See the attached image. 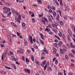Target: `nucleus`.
Listing matches in <instances>:
<instances>
[{"label":"nucleus","instance_id":"obj_1","mask_svg":"<svg viewBox=\"0 0 75 75\" xmlns=\"http://www.w3.org/2000/svg\"><path fill=\"white\" fill-rule=\"evenodd\" d=\"M25 72L30 74V70L29 69H25Z\"/></svg>","mask_w":75,"mask_h":75},{"label":"nucleus","instance_id":"obj_2","mask_svg":"<svg viewBox=\"0 0 75 75\" xmlns=\"http://www.w3.org/2000/svg\"><path fill=\"white\" fill-rule=\"evenodd\" d=\"M29 40L30 41L31 44H33V40L32 36H30L29 38Z\"/></svg>","mask_w":75,"mask_h":75},{"label":"nucleus","instance_id":"obj_3","mask_svg":"<svg viewBox=\"0 0 75 75\" xmlns=\"http://www.w3.org/2000/svg\"><path fill=\"white\" fill-rule=\"evenodd\" d=\"M46 63V61L44 60V62H42V64H41V65L42 67H44V65H45Z\"/></svg>","mask_w":75,"mask_h":75},{"label":"nucleus","instance_id":"obj_4","mask_svg":"<svg viewBox=\"0 0 75 75\" xmlns=\"http://www.w3.org/2000/svg\"><path fill=\"white\" fill-rule=\"evenodd\" d=\"M68 33H69L71 37L72 36V32L71 31V30L69 29H68Z\"/></svg>","mask_w":75,"mask_h":75},{"label":"nucleus","instance_id":"obj_5","mask_svg":"<svg viewBox=\"0 0 75 75\" xmlns=\"http://www.w3.org/2000/svg\"><path fill=\"white\" fill-rule=\"evenodd\" d=\"M10 8H7V11H6L5 12V14H7V13H8V12L10 11Z\"/></svg>","mask_w":75,"mask_h":75},{"label":"nucleus","instance_id":"obj_6","mask_svg":"<svg viewBox=\"0 0 75 75\" xmlns=\"http://www.w3.org/2000/svg\"><path fill=\"white\" fill-rule=\"evenodd\" d=\"M62 44H63L62 42L61 41H60L59 42V43L58 44L59 46L61 47V46H62Z\"/></svg>","mask_w":75,"mask_h":75},{"label":"nucleus","instance_id":"obj_7","mask_svg":"<svg viewBox=\"0 0 75 75\" xmlns=\"http://www.w3.org/2000/svg\"><path fill=\"white\" fill-rule=\"evenodd\" d=\"M52 25L53 27H54V28H55L56 29H58V28H57V25H56L54 24H52Z\"/></svg>","mask_w":75,"mask_h":75},{"label":"nucleus","instance_id":"obj_8","mask_svg":"<svg viewBox=\"0 0 75 75\" xmlns=\"http://www.w3.org/2000/svg\"><path fill=\"white\" fill-rule=\"evenodd\" d=\"M24 51V50L23 49H20V51H19V53H21V54H23V52Z\"/></svg>","mask_w":75,"mask_h":75},{"label":"nucleus","instance_id":"obj_9","mask_svg":"<svg viewBox=\"0 0 75 75\" xmlns=\"http://www.w3.org/2000/svg\"><path fill=\"white\" fill-rule=\"evenodd\" d=\"M40 35L42 39V40H44V37L43 36V35H42V33H40Z\"/></svg>","mask_w":75,"mask_h":75},{"label":"nucleus","instance_id":"obj_10","mask_svg":"<svg viewBox=\"0 0 75 75\" xmlns=\"http://www.w3.org/2000/svg\"><path fill=\"white\" fill-rule=\"evenodd\" d=\"M44 51L46 53V54H48V51L46 50L45 48L44 49Z\"/></svg>","mask_w":75,"mask_h":75},{"label":"nucleus","instance_id":"obj_11","mask_svg":"<svg viewBox=\"0 0 75 75\" xmlns=\"http://www.w3.org/2000/svg\"><path fill=\"white\" fill-rule=\"evenodd\" d=\"M52 14L54 17H55V16H56V12H55V11H54L52 12Z\"/></svg>","mask_w":75,"mask_h":75},{"label":"nucleus","instance_id":"obj_12","mask_svg":"<svg viewBox=\"0 0 75 75\" xmlns=\"http://www.w3.org/2000/svg\"><path fill=\"white\" fill-rule=\"evenodd\" d=\"M63 51L65 52L67 51V46H66L65 47L63 48Z\"/></svg>","mask_w":75,"mask_h":75},{"label":"nucleus","instance_id":"obj_13","mask_svg":"<svg viewBox=\"0 0 75 75\" xmlns=\"http://www.w3.org/2000/svg\"><path fill=\"white\" fill-rule=\"evenodd\" d=\"M60 52L61 54H64V52L62 51V49H60Z\"/></svg>","mask_w":75,"mask_h":75},{"label":"nucleus","instance_id":"obj_14","mask_svg":"<svg viewBox=\"0 0 75 75\" xmlns=\"http://www.w3.org/2000/svg\"><path fill=\"white\" fill-rule=\"evenodd\" d=\"M40 40V42H41V44H42V45H44V42L43 41H42L41 40Z\"/></svg>","mask_w":75,"mask_h":75},{"label":"nucleus","instance_id":"obj_15","mask_svg":"<svg viewBox=\"0 0 75 75\" xmlns=\"http://www.w3.org/2000/svg\"><path fill=\"white\" fill-rule=\"evenodd\" d=\"M22 25L23 27L24 28H25V23H22Z\"/></svg>","mask_w":75,"mask_h":75},{"label":"nucleus","instance_id":"obj_16","mask_svg":"<svg viewBox=\"0 0 75 75\" xmlns=\"http://www.w3.org/2000/svg\"><path fill=\"white\" fill-rule=\"evenodd\" d=\"M12 65L13 67V68H14V69H16V67L15 65L12 64Z\"/></svg>","mask_w":75,"mask_h":75},{"label":"nucleus","instance_id":"obj_17","mask_svg":"<svg viewBox=\"0 0 75 75\" xmlns=\"http://www.w3.org/2000/svg\"><path fill=\"white\" fill-rule=\"evenodd\" d=\"M31 59L32 61L34 62V56H33L32 55L31 56Z\"/></svg>","mask_w":75,"mask_h":75},{"label":"nucleus","instance_id":"obj_18","mask_svg":"<svg viewBox=\"0 0 75 75\" xmlns=\"http://www.w3.org/2000/svg\"><path fill=\"white\" fill-rule=\"evenodd\" d=\"M43 19H44L45 21H46V23H47L48 22V20H47V19L45 18H42Z\"/></svg>","mask_w":75,"mask_h":75},{"label":"nucleus","instance_id":"obj_19","mask_svg":"<svg viewBox=\"0 0 75 75\" xmlns=\"http://www.w3.org/2000/svg\"><path fill=\"white\" fill-rule=\"evenodd\" d=\"M3 10H5V11H4V12H6V10H7V7H4L3 8Z\"/></svg>","mask_w":75,"mask_h":75},{"label":"nucleus","instance_id":"obj_20","mask_svg":"<svg viewBox=\"0 0 75 75\" xmlns=\"http://www.w3.org/2000/svg\"><path fill=\"white\" fill-rule=\"evenodd\" d=\"M59 15H57V16L56 19L57 20H59Z\"/></svg>","mask_w":75,"mask_h":75},{"label":"nucleus","instance_id":"obj_21","mask_svg":"<svg viewBox=\"0 0 75 75\" xmlns=\"http://www.w3.org/2000/svg\"><path fill=\"white\" fill-rule=\"evenodd\" d=\"M45 31H47V32H49L50 31V29L49 28L48 29V28H47L45 30Z\"/></svg>","mask_w":75,"mask_h":75},{"label":"nucleus","instance_id":"obj_22","mask_svg":"<svg viewBox=\"0 0 75 75\" xmlns=\"http://www.w3.org/2000/svg\"><path fill=\"white\" fill-rule=\"evenodd\" d=\"M58 35L59 37H61V36H62V33L61 32H59V34Z\"/></svg>","mask_w":75,"mask_h":75},{"label":"nucleus","instance_id":"obj_23","mask_svg":"<svg viewBox=\"0 0 75 75\" xmlns=\"http://www.w3.org/2000/svg\"><path fill=\"white\" fill-rule=\"evenodd\" d=\"M37 1L39 4H41V0H37Z\"/></svg>","mask_w":75,"mask_h":75},{"label":"nucleus","instance_id":"obj_24","mask_svg":"<svg viewBox=\"0 0 75 75\" xmlns=\"http://www.w3.org/2000/svg\"><path fill=\"white\" fill-rule=\"evenodd\" d=\"M54 45H55L56 48H57V47H58V44L57 43H55L54 44Z\"/></svg>","mask_w":75,"mask_h":75},{"label":"nucleus","instance_id":"obj_25","mask_svg":"<svg viewBox=\"0 0 75 75\" xmlns=\"http://www.w3.org/2000/svg\"><path fill=\"white\" fill-rule=\"evenodd\" d=\"M5 4H6V5H7L8 6H9V5H10V3H8V2H5Z\"/></svg>","mask_w":75,"mask_h":75},{"label":"nucleus","instance_id":"obj_26","mask_svg":"<svg viewBox=\"0 0 75 75\" xmlns=\"http://www.w3.org/2000/svg\"><path fill=\"white\" fill-rule=\"evenodd\" d=\"M16 21H17L19 23H20V20H19L18 19L16 18Z\"/></svg>","mask_w":75,"mask_h":75},{"label":"nucleus","instance_id":"obj_27","mask_svg":"<svg viewBox=\"0 0 75 75\" xmlns=\"http://www.w3.org/2000/svg\"><path fill=\"white\" fill-rule=\"evenodd\" d=\"M42 23L43 24H45V20H44V19H42Z\"/></svg>","mask_w":75,"mask_h":75},{"label":"nucleus","instance_id":"obj_28","mask_svg":"<svg viewBox=\"0 0 75 75\" xmlns=\"http://www.w3.org/2000/svg\"><path fill=\"white\" fill-rule=\"evenodd\" d=\"M9 45H11V40H9Z\"/></svg>","mask_w":75,"mask_h":75},{"label":"nucleus","instance_id":"obj_29","mask_svg":"<svg viewBox=\"0 0 75 75\" xmlns=\"http://www.w3.org/2000/svg\"><path fill=\"white\" fill-rule=\"evenodd\" d=\"M39 17H42L43 16V14H39Z\"/></svg>","mask_w":75,"mask_h":75},{"label":"nucleus","instance_id":"obj_30","mask_svg":"<svg viewBox=\"0 0 75 75\" xmlns=\"http://www.w3.org/2000/svg\"><path fill=\"white\" fill-rule=\"evenodd\" d=\"M19 1L20 3H23L24 2V0H19Z\"/></svg>","mask_w":75,"mask_h":75},{"label":"nucleus","instance_id":"obj_31","mask_svg":"<svg viewBox=\"0 0 75 75\" xmlns=\"http://www.w3.org/2000/svg\"><path fill=\"white\" fill-rule=\"evenodd\" d=\"M1 74H6V72H4L3 71H2L0 72Z\"/></svg>","mask_w":75,"mask_h":75},{"label":"nucleus","instance_id":"obj_32","mask_svg":"<svg viewBox=\"0 0 75 75\" xmlns=\"http://www.w3.org/2000/svg\"><path fill=\"white\" fill-rule=\"evenodd\" d=\"M51 9H52V10H55V7L54 6H52L51 7Z\"/></svg>","mask_w":75,"mask_h":75},{"label":"nucleus","instance_id":"obj_33","mask_svg":"<svg viewBox=\"0 0 75 75\" xmlns=\"http://www.w3.org/2000/svg\"><path fill=\"white\" fill-rule=\"evenodd\" d=\"M5 68L7 69H11V68L8 67L7 66H5Z\"/></svg>","mask_w":75,"mask_h":75},{"label":"nucleus","instance_id":"obj_34","mask_svg":"<svg viewBox=\"0 0 75 75\" xmlns=\"http://www.w3.org/2000/svg\"><path fill=\"white\" fill-rule=\"evenodd\" d=\"M35 62L37 64V65H40V64H39V62H38V61H37H37H35Z\"/></svg>","mask_w":75,"mask_h":75},{"label":"nucleus","instance_id":"obj_35","mask_svg":"<svg viewBox=\"0 0 75 75\" xmlns=\"http://www.w3.org/2000/svg\"><path fill=\"white\" fill-rule=\"evenodd\" d=\"M65 57L66 59H67V60L68 59V56H67V55H65Z\"/></svg>","mask_w":75,"mask_h":75},{"label":"nucleus","instance_id":"obj_36","mask_svg":"<svg viewBox=\"0 0 75 75\" xmlns=\"http://www.w3.org/2000/svg\"><path fill=\"white\" fill-rule=\"evenodd\" d=\"M21 16L20 15H19L18 18L19 20H21Z\"/></svg>","mask_w":75,"mask_h":75},{"label":"nucleus","instance_id":"obj_37","mask_svg":"<svg viewBox=\"0 0 75 75\" xmlns=\"http://www.w3.org/2000/svg\"><path fill=\"white\" fill-rule=\"evenodd\" d=\"M11 12H9L8 13V16H10V15H11Z\"/></svg>","mask_w":75,"mask_h":75},{"label":"nucleus","instance_id":"obj_38","mask_svg":"<svg viewBox=\"0 0 75 75\" xmlns=\"http://www.w3.org/2000/svg\"><path fill=\"white\" fill-rule=\"evenodd\" d=\"M60 24L62 25H64V24H63V22H62V21H60Z\"/></svg>","mask_w":75,"mask_h":75},{"label":"nucleus","instance_id":"obj_39","mask_svg":"<svg viewBox=\"0 0 75 75\" xmlns=\"http://www.w3.org/2000/svg\"><path fill=\"white\" fill-rule=\"evenodd\" d=\"M25 60L26 62H30V61H29V60H28V59L27 58H26Z\"/></svg>","mask_w":75,"mask_h":75},{"label":"nucleus","instance_id":"obj_40","mask_svg":"<svg viewBox=\"0 0 75 75\" xmlns=\"http://www.w3.org/2000/svg\"><path fill=\"white\" fill-rule=\"evenodd\" d=\"M16 33L18 36H20V34L18 32H17Z\"/></svg>","mask_w":75,"mask_h":75},{"label":"nucleus","instance_id":"obj_41","mask_svg":"<svg viewBox=\"0 0 75 75\" xmlns=\"http://www.w3.org/2000/svg\"><path fill=\"white\" fill-rule=\"evenodd\" d=\"M55 62L56 64H58V60L57 59L55 60Z\"/></svg>","mask_w":75,"mask_h":75},{"label":"nucleus","instance_id":"obj_42","mask_svg":"<svg viewBox=\"0 0 75 75\" xmlns=\"http://www.w3.org/2000/svg\"><path fill=\"white\" fill-rule=\"evenodd\" d=\"M58 75H63V73H62L61 72V73H58Z\"/></svg>","mask_w":75,"mask_h":75},{"label":"nucleus","instance_id":"obj_43","mask_svg":"<svg viewBox=\"0 0 75 75\" xmlns=\"http://www.w3.org/2000/svg\"><path fill=\"white\" fill-rule=\"evenodd\" d=\"M28 44V43L27 42L25 41V42H24V44L25 45H27Z\"/></svg>","mask_w":75,"mask_h":75},{"label":"nucleus","instance_id":"obj_44","mask_svg":"<svg viewBox=\"0 0 75 75\" xmlns=\"http://www.w3.org/2000/svg\"><path fill=\"white\" fill-rule=\"evenodd\" d=\"M72 52H73V53H74V54H75V51H74V50H71Z\"/></svg>","mask_w":75,"mask_h":75},{"label":"nucleus","instance_id":"obj_45","mask_svg":"<svg viewBox=\"0 0 75 75\" xmlns=\"http://www.w3.org/2000/svg\"><path fill=\"white\" fill-rule=\"evenodd\" d=\"M71 46L72 48H74V45H72V43H71Z\"/></svg>","mask_w":75,"mask_h":75},{"label":"nucleus","instance_id":"obj_46","mask_svg":"<svg viewBox=\"0 0 75 75\" xmlns=\"http://www.w3.org/2000/svg\"><path fill=\"white\" fill-rule=\"evenodd\" d=\"M10 54H11V55H13V52H10Z\"/></svg>","mask_w":75,"mask_h":75},{"label":"nucleus","instance_id":"obj_47","mask_svg":"<svg viewBox=\"0 0 75 75\" xmlns=\"http://www.w3.org/2000/svg\"><path fill=\"white\" fill-rule=\"evenodd\" d=\"M48 69H49V71H51V70H52V69H51V68L50 67H49L48 68Z\"/></svg>","mask_w":75,"mask_h":75},{"label":"nucleus","instance_id":"obj_48","mask_svg":"<svg viewBox=\"0 0 75 75\" xmlns=\"http://www.w3.org/2000/svg\"><path fill=\"white\" fill-rule=\"evenodd\" d=\"M22 59L23 61H25V59H24V57L23 56L22 57Z\"/></svg>","mask_w":75,"mask_h":75},{"label":"nucleus","instance_id":"obj_49","mask_svg":"<svg viewBox=\"0 0 75 75\" xmlns=\"http://www.w3.org/2000/svg\"><path fill=\"white\" fill-rule=\"evenodd\" d=\"M52 11V10H51V9H49V13H51Z\"/></svg>","mask_w":75,"mask_h":75},{"label":"nucleus","instance_id":"obj_50","mask_svg":"<svg viewBox=\"0 0 75 75\" xmlns=\"http://www.w3.org/2000/svg\"><path fill=\"white\" fill-rule=\"evenodd\" d=\"M32 17H34V13L33 12V13L32 15H31Z\"/></svg>","mask_w":75,"mask_h":75},{"label":"nucleus","instance_id":"obj_51","mask_svg":"<svg viewBox=\"0 0 75 75\" xmlns=\"http://www.w3.org/2000/svg\"><path fill=\"white\" fill-rule=\"evenodd\" d=\"M56 56H57V57H59V54H56Z\"/></svg>","mask_w":75,"mask_h":75},{"label":"nucleus","instance_id":"obj_52","mask_svg":"<svg viewBox=\"0 0 75 75\" xmlns=\"http://www.w3.org/2000/svg\"><path fill=\"white\" fill-rule=\"evenodd\" d=\"M32 21H33V23H35V19L33 18L32 19Z\"/></svg>","mask_w":75,"mask_h":75},{"label":"nucleus","instance_id":"obj_53","mask_svg":"<svg viewBox=\"0 0 75 75\" xmlns=\"http://www.w3.org/2000/svg\"><path fill=\"white\" fill-rule=\"evenodd\" d=\"M48 8L49 9H50V8H51V7H50V5H48Z\"/></svg>","mask_w":75,"mask_h":75},{"label":"nucleus","instance_id":"obj_54","mask_svg":"<svg viewBox=\"0 0 75 75\" xmlns=\"http://www.w3.org/2000/svg\"><path fill=\"white\" fill-rule=\"evenodd\" d=\"M11 24H12V25H14V24H15V23H14L13 22H11Z\"/></svg>","mask_w":75,"mask_h":75},{"label":"nucleus","instance_id":"obj_55","mask_svg":"<svg viewBox=\"0 0 75 75\" xmlns=\"http://www.w3.org/2000/svg\"><path fill=\"white\" fill-rule=\"evenodd\" d=\"M31 50H32V51H33V52H35L34 48H32Z\"/></svg>","mask_w":75,"mask_h":75},{"label":"nucleus","instance_id":"obj_56","mask_svg":"<svg viewBox=\"0 0 75 75\" xmlns=\"http://www.w3.org/2000/svg\"><path fill=\"white\" fill-rule=\"evenodd\" d=\"M16 64H17L18 65H19V63H18V62H16Z\"/></svg>","mask_w":75,"mask_h":75},{"label":"nucleus","instance_id":"obj_57","mask_svg":"<svg viewBox=\"0 0 75 75\" xmlns=\"http://www.w3.org/2000/svg\"><path fill=\"white\" fill-rule=\"evenodd\" d=\"M54 37H55V38H57L58 37V36H57V35H54Z\"/></svg>","mask_w":75,"mask_h":75},{"label":"nucleus","instance_id":"obj_58","mask_svg":"<svg viewBox=\"0 0 75 75\" xmlns=\"http://www.w3.org/2000/svg\"><path fill=\"white\" fill-rule=\"evenodd\" d=\"M4 45H1V47L2 48H3V47H4Z\"/></svg>","mask_w":75,"mask_h":75},{"label":"nucleus","instance_id":"obj_59","mask_svg":"<svg viewBox=\"0 0 75 75\" xmlns=\"http://www.w3.org/2000/svg\"><path fill=\"white\" fill-rule=\"evenodd\" d=\"M19 38H20L22 39V38H23V37H22V36L20 35L19 36Z\"/></svg>","mask_w":75,"mask_h":75},{"label":"nucleus","instance_id":"obj_60","mask_svg":"<svg viewBox=\"0 0 75 75\" xmlns=\"http://www.w3.org/2000/svg\"><path fill=\"white\" fill-rule=\"evenodd\" d=\"M15 14H16V15H19V14H18V13L17 12H16Z\"/></svg>","mask_w":75,"mask_h":75},{"label":"nucleus","instance_id":"obj_61","mask_svg":"<svg viewBox=\"0 0 75 75\" xmlns=\"http://www.w3.org/2000/svg\"><path fill=\"white\" fill-rule=\"evenodd\" d=\"M55 1V3H58V1H57V0H54Z\"/></svg>","mask_w":75,"mask_h":75},{"label":"nucleus","instance_id":"obj_62","mask_svg":"<svg viewBox=\"0 0 75 75\" xmlns=\"http://www.w3.org/2000/svg\"><path fill=\"white\" fill-rule=\"evenodd\" d=\"M69 55L70 56V57H72V56H73L72 55V54H69Z\"/></svg>","mask_w":75,"mask_h":75},{"label":"nucleus","instance_id":"obj_63","mask_svg":"<svg viewBox=\"0 0 75 75\" xmlns=\"http://www.w3.org/2000/svg\"><path fill=\"white\" fill-rule=\"evenodd\" d=\"M29 14H30V15H31V14H32V12L31 11H29Z\"/></svg>","mask_w":75,"mask_h":75},{"label":"nucleus","instance_id":"obj_64","mask_svg":"<svg viewBox=\"0 0 75 75\" xmlns=\"http://www.w3.org/2000/svg\"><path fill=\"white\" fill-rule=\"evenodd\" d=\"M73 37L75 38V34L73 35Z\"/></svg>","mask_w":75,"mask_h":75}]
</instances>
